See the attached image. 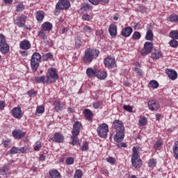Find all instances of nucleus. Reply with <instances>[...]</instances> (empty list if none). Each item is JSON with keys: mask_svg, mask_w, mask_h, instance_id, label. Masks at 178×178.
Wrapping results in <instances>:
<instances>
[{"mask_svg": "<svg viewBox=\"0 0 178 178\" xmlns=\"http://www.w3.org/2000/svg\"><path fill=\"white\" fill-rule=\"evenodd\" d=\"M113 127L117 132L114 136V141L115 143H122L124 138V126H123V122L119 120H115L113 123Z\"/></svg>", "mask_w": 178, "mask_h": 178, "instance_id": "obj_1", "label": "nucleus"}, {"mask_svg": "<svg viewBox=\"0 0 178 178\" xmlns=\"http://www.w3.org/2000/svg\"><path fill=\"white\" fill-rule=\"evenodd\" d=\"M98 55H99V50L87 49L85 51L83 60L85 63H90L94 60V59H97V58H98Z\"/></svg>", "mask_w": 178, "mask_h": 178, "instance_id": "obj_2", "label": "nucleus"}, {"mask_svg": "<svg viewBox=\"0 0 178 178\" xmlns=\"http://www.w3.org/2000/svg\"><path fill=\"white\" fill-rule=\"evenodd\" d=\"M40 60H41V54L37 52L33 53L31 59V67L33 72H37V69L40 66Z\"/></svg>", "mask_w": 178, "mask_h": 178, "instance_id": "obj_3", "label": "nucleus"}, {"mask_svg": "<svg viewBox=\"0 0 178 178\" xmlns=\"http://www.w3.org/2000/svg\"><path fill=\"white\" fill-rule=\"evenodd\" d=\"M140 156H138V150L136 147H133V154L131 156V163L132 166L134 168H140L143 165V161L140 160Z\"/></svg>", "mask_w": 178, "mask_h": 178, "instance_id": "obj_4", "label": "nucleus"}, {"mask_svg": "<svg viewBox=\"0 0 178 178\" xmlns=\"http://www.w3.org/2000/svg\"><path fill=\"white\" fill-rule=\"evenodd\" d=\"M46 77L49 83H55V81H56V80L59 79V76L58 75V71L56 68H49L48 70V73Z\"/></svg>", "mask_w": 178, "mask_h": 178, "instance_id": "obj_5", "label": "nucleus"}, {"mask_svg": "<svg viewBox=\"0 0 178 178\" xmlns=\"http://www.w3.org/2000/svg\"><path fill=\"white\" fill-rule=\"evenodd\" d=\"M9 45L6 42V40L5 38V35L3 34L0 33V52L3 55L8 54L9 52Z\"/></svg>", "mask_w": 178, "mask_h": 178, "instance_id": "obj_6", "label": "nucleus"}, {"mask_svg": "<svg viewBox=\"0 0 178 178\" xmlns=\"http://www.w3.org/2000/svg\"><path fill=\"white\" fill-rule=\"evenodd\" d=\"M97 134L102 138H105L108 136V131H109V127L105 123H103L97 127Z\"/></svg>", "mask_w": 178, "mask_h": 178, "instance_id": "obj_7", "label": "nucleus"}, {"mask_svg": "<svg viewBox=\"0 0 178 178\" xmlns=\"http://www.w3.org/2000/svg\"><path fill=\"white\" fill-rule=\"evenodd\" d=\"M69 8H70V1L69 0H60L56 6V12L66 10Z\"/></svg>", "mask_w": 178, "mask_h": 178, "instance_id": "obj_8", "label": "nucleus"}, {"mask_svg": "<svg viewBox=\"0 0 178 178\" xmlns=\"http://www.w3.org/2000/svg\"><path fill=\"white\" fill-rule=\"evenodd\" d=\"M104 63L107 69H115L116 67V60L113 57L108 56L104 59Z\"/></svg>", "mask_w": 178, "mask_h": 178, "instance_id": "obj_9", "label": "nucleus"}, {"mask_svg": "<svg viewBox=\"0 0 178 178\" xmlns=\"http://www.w3.org/2000/svg\"><path fill=\"white\" fill-rule=\"evenodd\" d=\"M154 48V44L151 42H146L144 44L143 49L141 51V54L143 56L148 55L152 52V49Z\"/></svg>", "mask_w": 178, "mask_h": 178, "instance_id": "obj_10", "label": "nucleus"}, {"mask_svg": "<svg viewBox=\"0 0 178 178\" xmlns=\"http://www.w3.org/2000/svg\"><path fill=\"white\" fill-rule=\"evenodd\" d=\"M148 108L152 112H156L160 108L159 102L156 100L152 99L147 102Z\"/></svg>", "mask_w": 178, "mask_h": 178, "instance_id": "obj_11", "label": "nucleus"}, {"mask_svg": "<svg viewBox=\"0 0 178 178\" xmlns=\"http://www.w3.org/2000/svg\"><path fill=\"white\" fill-rule=\"evenodd\" d=\"M11 113L15 119H22V118H23V112L19 107H15L13 108Z\"/></svg>", "mask_w": 178, "mask_h": 178, "instance_id": "obj_12", "label": "nucleus"}, {"mask_svg": "<svg viewBox=\"0 0 178 178\" xmlns=\"http://www.w3.org/2000/svg\"><path fill=\"white\" fill-rule=\"evenodd\" d=\"M19 48L24 51H27L31 48V43H30V41L28 40L25 39L19 42Z\"/></svg>", "mask_w": 178, "mask_h": 178, "instance_id": "obj_13", "label": "nucleus"}, {"mask_svg": "<svg viewBox=\"0 0 178 178\" xmlns=\"http://www.w3.org/2000/svg\"><path fill=\"white\" fill-rule=\"evenodd\" d=\"M12 134L15 140H20V138H23V137L26 136V132L22 130L15 129L13 131Z\"/></svg>", "mask_w": 178, "mask_h": 178, "instance_id": "obj_14", "label": "nucleus"}, {"mask_svg": "<svg viewBox=\"0 0 178 178\" xmlns=\"http://www.w3.org/2000/svg\"><path fill=\"white\" fill-rule=\"evenodd\" d=\"M81 122L77 121L73 125V129L72 131V134H80V131L81 130Z\"/></svg>", "mask_w": 178, "mask_h": 178, "instance_id": "obj_15", "label": "nucleus"}, {"mask_svg": "<svg viewBox=\"0 0 178 178\" xmlns=\"http://www.w3.org/2000/svg\"><path fill=\"white\" fill-rule=\"evenodd\" d=\"M48 34H49L48 32L42 29H40V31L38 32V37H39L41 41H44V42H47V40L48 39Z\"/></svg>", "mask_w": 178, "mask_h": 178, "instance_id": "obj_16", "label": "nucleus"}, {"mask_svg": "<svg viewBox=\"0 0 178 178\" xmlns=\"http://www.w3.org/2000/svg\"><path fill=\"white\" fill-rule=\"evenodd\" d=\"M131 33H133V28L127 26L122 30L121 35H122V37H130Z\"/></svg>", "mask_w": 178, "mask_h": 178, "instance_id": "obj_17", "label": "nucleus"}, {"mask_svg": "<svg viewBox=\"0 0 178 178\" xmlns=\"http://www.w3.org/2000/svg\"><path fill=\"white\" fill-rule=\"evenodd\" d=\"M64 140H65V137H63L59 132L55 133L52 138V140L54 141V143H63Z\"/></svg>", "mask_w": 178, "mask_h": 178, "instance_id": "obj_18", "label": "nucleus"}, {"mask_svg": "<svg viewBox=\"0 0 178 178\" xmlns=\"http://www.w3.org/2000/svg\"><path fill=\"white\" fill-rule=\"evenodd\" d=\"M108 31L110 33V35L111 37H116L118 35V28L116 27V25L115 24H111L108 27Z\"/></svg>", "mask_w": 178, "mask_h": 178, "instance_id": "obj_19", "label": "nucleus"}, {"mask_svg": "<svg viewBox=\"0 0 178 178\" xmlns=\"http://www.w3.org/2000/svg\"><path fill=\"white\" fill-rule=\"evenodd\" d=\"M166 74L170 80H176L177 79V72L173 70H166Z\"/></svg>", "mask_w": 178, "mask_h": 178, "instance_id": "obj_20", "label": "nucleus"}, {"mask_svg": "<svg viewBox=\"0 0 178 178\" xmlns=\"http://www.w3.org/2000/svg\"><path fill=\"white\" fill-rule=\"evenodd\" d=\"M52 27L53 26L50 22H44L42 24L40 29L44 31L49 33V31L52 30Z\"/></svg>", "mask_w": 178, "mask_h": 178, "instance_id": "obj_21", "label": "nucleus"}, {"mask_svg": "<svg viewBox=\"0 0 178 178\" xmlns=\"http://www.w3.org/2000/svg\"><path fill=\"white\" fill-rule=\"evenodd\" d=\"M98 71L97 69H92L91 67H89L86 70V74L88 77H90V79H92V77H95V76H97V72Z\"/></svg>", "mask_w": 178, "mask_h": 178, "instance_id": "obj_22", "label": "nucleus"}, {"mask_svg": "<svg viewBox=\"0 0 178 178\" xmlns=\"http://www.w3.org/2000/svg\"><path fill=\"white\" fill-rule=\"evenodd\" d=\"M35 83H42V84L49 83V82H48L47 76H35Z\"/></svg>", "mask_w": 178, "mask_h": 178, "instance_id": "obj_23", "label": "nucleus"}, {"mask_svg": "<svg viewBox=\"0 0 178 178\" xmlns=\"http://www.w3.org/2000/svg\"><path fill=\"white\" fill-rule=\"evenodd\" d=\"M108 76V73L104 71H98L96 73V77L99 79L100 80H105Z\"/></svg>", "mask_w": 178, "mask_h": 178, "instance_id": "obj_24", "label": "nucleus"}, {"mask_svg": "<svg viewBox=\"0 0 178 178\" xmlns=\"http://www.w3.org/2000/svg\"><path fill=\"white\" fill-rule=\"evenodd\" d=\"M12 166V163H6L3 168H0V175H1V176H3L6 174V170H8V168Z\"/></svg>", "mask_w": 178, "mask_h": 178, "instance_id": "obj_25", "label": "nucleus"}, {"mask_svg": "<svg viewBox=\"0 0 178 178\" xmlns=\"http://www.w3.org/2000/svg\"><path fill=\"white\" fill-rule=\"evenodd\" d=\"M49 174L51 178H60V173L56 170H50Z\"/></svg>", "mask_w": 178, "mask_h": 178, "instance_id": "obj_26", "label": "nucleus"}, {"mask_svg": "<svg viewBox=\"0 0 178 178\" xmlns=\"http://www.w3.org/2000/svg\"><path fill=\"white\" fill-rule=\"evenodd\" d=\"M84 115L88 120H91L92 119V111H91V110L86 108L84 110Z\"/></svg>", "mask_w": 178, "mask_h": 178, "instance_id": "obj_27", "label": "nucleus"}, {"mask_svg": "<svg viewBox=\"0 0 178 178\" xmlns=\"http://www.w3.org/2000/svg\"><path fill=\"white\" fill-rule=\"evenodd\" d=\"M72 136L71 137V140H72V143L71 144H72V145H77V144H79V135L76 134H72Z\"/></svg>", "mask_w": 178, "mask_h": 178, "instance_id": "obj_28", "label": "nucleus"}, {"mask_svg": "<svg viewBox=\"0 0 178 178\" xmlns=\"http://www.w3.org/2000/svg\"><path fill=\"white\" fill-rule=\"evenodd\" d=\"M145 39L147 40V41H153L154 40V33H152V31L149 29L147 31Z\"/></svg>", "mask_w": 178, "mask_h": 178, "instance_id": "obj_29", "label": "nucleus"}, {"mask_svg": "<svg viewBox=\"0 0 178 178\" xmlns=\"http://www.w3.org/2000/svg\"><path fill=\"white\" fill-rule=\"evenodd\" d=\"M35 17L38 22H42L44 20V11H38Z\"/></svg>", "mask_w": 178, "mask_h": 178, "instance_id": "obj_30", "label": "nucleus"}, {"mask_svg": "<svg viewBox=\"0 0 178 178\" xmlns=\"http://www.w3.org/2000/svg\"><path fill=\"white\" fill-rule=\"evenodd\" d=\"M162 56V52L159 50H156V51L152 54V59H159Z\"/></svg>", "mask_w": 178, "mask_h": 178, "instance_id": "obj_31", "label": "nucleus"}, {"mask_svg": "<svg viewBox=\"0 0 178 178\" xmlns=\"http://www.w3.org/2000/svg\"><path fill=\"white\" fill-rule=\"evenodd\" d=\"M91 9H92V6H91L90 4L86 3H83L81 8V10H82V12H86L87 10H91Z\"/></svg>", "mask_w": 178, "mask_h": 178, "instance_id": "obj_32", "label": "nucleus"}, {"mask_svg": "<svg viewBox=\"0 0 178 178\" xmlns=\"http://www.w3.org/2000/svg\"><path fill=\"white\" fill-rule=\"evenodd\" d=\"M167 20L168 22H171L172 23L176 22H178V15H172L167 18Z\"/></svg>", "mask_w": 178, "mask_h": 178, "instance_id": "obj_33", "label": "nucleus"}, {"mask_svg": "<svg viewBox=\"0 0 178 178\" xmlns=\"http://www.w3.org/2000/svg\"><path fill=\"white\" fill-rule=\"evenodd\" d=\"M174 156L175 159H178V141L175 142L173 147Z\"/></svg>", "mask_w": 178, "mask_h": 178, "instance_id": "obj_34", "label": "nucleus"}, {"mask_svg": "<svg viewBox=\"0 0 178 178\" xmlns=\"http://www.w3.org/2000/svg\"><path fill=\"white\" fill-rule=\"evenodd\" d=\"M149 87L150 88H158V87H159V83H158V81L152 80L149 82Z\"/></svg>", "mask_w": 178, "mask_h": 178, "instance_id": "obj_35", "label": "nucleus"}, {"mask_svg": "<svg viewBox=\"0 0 178 178\" xmlns=\"http://www.w3.org/2000/svg\"><path fill=\"white\" fill-rule=\"evenodd\" d=\"M169 36L170 38H172V40H178V31H172Z\"/></svg>", "mask_w": 178, "mask_h": 178, "instance_id": "obj_36", "label": "nucleus"}, {"mask_svg": "<svg viewBox=\"0 0 178 178\" xmlns=\"http://www.w3.org/2000/svg\"><path fill=\"white\" fill-rule=\"evenodd\" d=\"M102 104H104V101L101 100L99 102H95L92 104V106L93 108H95V109H99V108H101V105H102Z\"/></svg>", "mask_w": 178, "mask_h": 178, "instance_id": "obj_37", "label": "nucleus"}, {"mask_svg": "<svg viewBox=\"0 0 178 178\" xmlns=\"http://www.w3.org/2000/svg\"><path fill=\"white\" fill-rule=\"evenodd\" d=\"M163 143L161 140H159L154 144V149H161L162 148Z\"/></svg>", "mask_w": 178, "mask_h": 178, "instance_id": "obj_38", "label": "nucleus"}, {"mask_svg": "<svg viewBox=\"0 0 178 178\" xmlns=\"http://www.w3.org/2000/svg\"><path fill=\"white\" fill-rule=\"evenodd\" d=\"M83 177V171L81 170H76L74 173V178H81Z\"/></svg>", "mask_w": 178, "mask_h": 178, "instance_id": "obj_39", "label": "nucleus"}, {"mask_svg": "<svg viewBox=\"0 0 178 178\" xmlns=\"http://www.w3.org/2000/svg\"><path fill=\"white\" fill-rule=\"evenodd\" d=\"M132 38L136 40H140V38H141V33L138 31H135L132 35Z\"/></svg>", "mask_w": 178, "mask_h": 178, "instance_id": "obj_40", "label": "nucleus"}, {"mask_svg": "<svg viewBox=\"0 0 178 178\" xmlns=\"http://www.w3.org/2000/svg\"><path fill=\"white\" fill-rule=\"evenodd\" d=\"M170 45L172 47V48H177L178 47V42L177 40H175V39H172L170 42H169Z\"/></svg>", "mask_w": 178, "mask_h": 178, "instance_id": "obj_41", "label": "nucleus"}, {"mask_svg": "<svg viewBox=\"0 0 178 178\" xmlns=\"http://www.w3.org/2000/svg\"><path fill=\"white\" fill-rule=\"evenodd\" d=\"M140 126H145L147 124V118L145 117H140L139 119Z\"/></svg>", "mask_w": 178, "mask_h": 178, "instance_id": "obj_42", "label": "nucleus"}, {"mask_svg": "<svg viewBox=\"0 0 178 178\" xmlns=\"http://www.w3.org/2000/svg\"><path fill=\"white\" fill-rule=\"evenodd\" d=\"M83 32L85 33V34H90L91 33H92V29H91V27L88 26H85L83 27Z\"/></svg>", "mask_w": 178, "mask_h": 178, "instance_id": "obj_43", "label": "nucleus"}, {"mask_svg": "<svg viewBox=\"0 0 178 178\" xmlns=\"http://www.w3.org/2000/svg\"><path fill=\"white\" fill-rule=\"evenodd\" d=\"M17 22H25L27 20V17H26V15H20V16H17Z\"/></svg>", "mask_w": 178, "mask_h": 178, "instance_id": "obj_44", "label": "nucleus"}, {"mask_svg": "<svg viewBox=\"0 0 178 178\" xmlns=\"http://www.w3.org/2000/svg\"><path fill=\"white\" fill-rule=\"evenodd\" d=\"M66 165H73L74 163V159L73 157H67L65 159Z\"/></svg>", "mask_w": 178, "mask_h": 178, "instance_id": "obj_45", "label": "nucleus"}, {"mask_svg": "<svg viewBox=\"0 0 178 178\" xmlns=\"http://www.w3.org/2000/svg\"><path fill=\"white\" fill-rule=\"evenodd\" d=\"M15 24L18 27H22L23 29H26V30H29V26H27V25H25V24L23 22H15Z\"/></svg>", "mask_w": 178, "mask_h": 178, "instance_id": "obj_46", "label": "nucleus"}, {"mask_svg": "<svg viewBox=\"0 0 178 178\" xmlns=\"http://www.w3.org/2000/svg\"><path fill=\"white\" fill-rule=\"evenodd\" d=\"M148 165L149 168H155V166H156V161L154 159H151Z\"/></svg>", "mask_w": 178, "mask_h": 178, "instance_id": "obj_47", "label": "nucleus"}, {"mask_svg": "<svg viewBox=\"0 0 178 178\" xmlns=\"http://www.w3.org/2000/svg\"><path fill=\"white\" fill-rule=\"evenodd\" d=\"M44 112H45V107L44 106L37 107L36 113H44Z\"/></svg>", "mask_w": 178, "mask_h": 178, "instance_id": "obj_48", "label": "nucleus"}, {"mask_svg": "<svg viewBox=\"0 0 178 178\" xmlns=\"http://www.w3.org/2000/svg\"><path fill=\"white\" fill-rule=\"evenodd\" d=\"M54 105L55 106V109L56 111H60V109H62V104H60V102H55L54 103Z\"/></svg>", "mask_w": 178, "mask_h": 178, "instance_id": "obj_49", "label": "nucleus"}, {"mask_svg": "<svg viewBox=\"0 0 178 178\" xmlns=\"http://www.w3.org/2000/svg\"><path fill=\"white\" fill-rule=\"evenodd\" d=\"M106 161L108 163H111V165H115V163H116V160L113 157L110 156L106 159Z\"/></svg>", "mask_w": 178, "mask_h": 178, "instance_id": "obj_50", "label": "nucleus"}, {"mask_svg": "<svg viewBox=\"0 0 178 178\" xmlns=\"http://www.w3.org/2000/svg\"><path fill=\"white\" fill-rule=\"evenodd\" d=\"M10 154H12L13 155H15V154H19V148H17V147H13L10 149Z\"/></svg>", "mask_w": 178, "mask_h": 178, "instance_id": "obj_51", "label": "nucleus"}, {"mask_svg": "<svg viewBox=\"0 0 178 178\" xmlns=\"http://www.w3.org/2000/svg\"><path fill=\"white\" fill-rule=\"evenodd\" d=\"M123 108L127 112H133V107H131V106L124 105Z\"/></svg>", "mask_w": 178, "mask_h": 178, "instance_id": "obj_52", "label": "nucleus"}, {"mask_svg": "<svg viewBox=\"0 0 178 178\" xmlns=\"http://www.w3.org/2000/svg\"><path fill=\"white\" fill-rule=\"evenodd\" d=\"M83 42L80 39H76L75 41L76 48H81Z\"/></svg>", "mask_w": 178, "mask_h": 178, "instance_id": "obj_53", "label": "nucleus"}, {"mask_svg": "<svg viewBox=\"0 0 178 178\" xmlns=\"http://www.w3.org/2000/svg\"><path fill=\"white\" fill-rule=\"evenodd\" d=\"M81 149H82V151H87L88 149V143L84 142Z\"/></svg>", "mask_w": 178, "mask_h": 178, "instance_id": "obj_54", "label": "nucleus"}, {"mask_svg": "<svg viewBox=\"0 0 178 178\" xmlns=\"http://www.w3.org/2000/svg\"><path fill=\"white\" fill-rule=\"evenodd\" d=\"M23 10H24V5L19 4L17 6V12H23Z\"/></svg>", "mask_w": 178, "mask_h": 178, "instance_id": "obj_55", "label": "nucleus"}, {"mask_svg": "<svg viewBox=\"0 0 178 178\" xmlns=\"http://www.w3.org/2000/svg\"><path fill=\"white\" fill-rule=\"evenodd\" d=\"M6 106V103L4 101H0V111H3Z\"/></svg>", "mask_w": 178, "mask_h": 178, "instance_id": "obj_56", "label": "nucleus"}, {"mask_svg": "<svg viewBox=\"0 0 178 178\" xmlns=\"http://www.w3.org/2000/svg\"><path fill=\"white\" fill-rule=\"evenodd\" d=\"M117 147L118 148H126L127 147V143H118Z\"/></svg>", "mask_w": 178, "mask_h": 178, "instance_id": "obj_57", "label": "nucleus"}, {"mask_svg": "<svg viewBox=\"0 0 178 178\" xmlns=\"http://www.w3.org/2000/svg\"><path fill=\"white\" fill-rule=\"evenodd\" d=\"M135 72L138 76H143V70L141 69L135 67Z\"/></svg>", "mask_w": 178, "mask_h": 178, "instance_id": "obj_58", "label": "nucleus"}, {"mask_svg": "<svg viewBox=\"0 0 178 178\" xmlns=\"http://www.w3.org/2000/svg\"><path fill=\"white\" fill-rule=\"evenodd\" d=\"M89 2L92 5H99L101 2V0H89Z\"/></svg>", "mask_w": 178, "mask_h": 178, "instance_id": "obj_59", "label": "nucleus"}, {"mask_svg": "<svg viewBox=\"0 0 178 178\" xmlns=\"http://www.w3.org/2000/svg\"><path fill=\"white\" fill-rule=\"evenodd\" d=\"M82 19H83V20L88 21V20H90L91 19V17L89 15H88V14H84L82 16Z\"/></svg>", "mask_w": 178, "mask_h": 178, "instance_id": "obj_60", "label": "nucleus"}, {"mask_svg": "<svg viewBox=\"0 0 178 178\" xmlns=\"http://www.w3.org/2000/svg\"><path fill=\"white\" fill-rule=\"evenodd\" d=\"M28 148L26 147H19V152L20 154L22 153V154H24V152H26V151H27Z\"/></svg>", "mask_w": 178, "mask_h": 178, "instance_id": "obj_61", "label": "nucleus"}, {"mask_svg": "<svg viewBox=\"0 0 178 178\" xmlns=\"http://www.w3.org/2000/svg\"><path fill=\"white\" fill-rule=\"evenodd\" d=\"M3 147H5V148H8V147H9V145H10V140H5L3 143Z\"/></svg>", "mask_w": 178, "mask_h": 178, "instance_id": "obj_62", "label": "nucleus"}, {"mask_svg": "<svg viewBox=\"0 0 178 178\" xmlns=\"http://www.w3.org/2000/svg\"><path fill=\"white\" fill-rule=\"evenodd\" d=\"M45 56L47 59H52V58H54V56L51 53L46 54Z\"/></svg>", "mask_w": 178, "mask_h": 178, "instance_id": "obj_63", "label": "nucleus"}, {"mask_svg": "<svg viewBox=\"0 0 178 178\" xmlns=\"http://www.w3.org/2000/svg\"><path fill=\"white\" fill-rule=\"evenodd\" d=\"M35 151H40L41 149V144H38L34 147Z\"/></svg>", "mask_w": 178, "mask_h": 178, "instance_id": "obj_64", "label": "nucleus"}]
</instances>
